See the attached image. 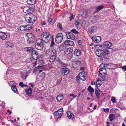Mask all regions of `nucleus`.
<instances>
[{
  "mask_svg": "<svg viewBox=\"0 0 126 126\" xmlns=\"http://www.w3.org/2000/svg\"><path fill=\"white\" fill-rule=\"evenodd\" d=\"M26 22L28 23H33L37 19V17L33 14H28L25 16Z\"/></svg>",
  "mask_w": 126,
  "mask_h": 126,
  "instance_id": "f257e3e1",
  "label": "nucleus"
},
{
  "mask_svg": "<svg viewBox=\"0 0 126 126\" xmlns=\"http://www.w3.org/2000/svg\"><path fill=\"white\" fill-rule=\"evenodd\" d=\"M52 36L48 32H43L41 35V39L47 43L51 40Z\"/></svg>",
  "mask_w": 126,
  "mask_h": 126,
  "instance_id": "f03ea898",
  "label": "nucleus"
},
{
  "mask_svg": "<svg viewBox=\"0 0 126 126\" xmlns=\"http://www.w3.org/2000/svg\"><path fill=\"white\" fill-rule=\"evenodd\" d=\"M108 66H110V65L104 64H102L100 65V67L101 68L98 71L99 76L101 77V75L103 76V75H105L107 74V73L105 71H106V67H107Z\"/></svg>",
  "mask_w": 126,
  "mask_h": 126,
  "instance_id": "7ed1b4c3",
  "label": "nucleus"
},
{
  "mask_svg": "<svg viewBox=\"0 0 126 126\" xmlns=\"http://www.w3.org/2000/svg\"><path fill=\"white\" fill-rule=\"evenodd\" d=\"M44 41L40 39H37L36 41L35 46V48L39 50H41L43 47Z\"/></svg>",
  "mask_w": 126,
  "mask_h": 126,
  "instance_id": "20e7f679",
  "label": "nucleus"
},
{
  "mask_svg": "<svg viewBox=\"0 0 126 126\" xmlns=\"http://www.w3.org/2000/svg\"><path fill=\"white\" fill-rule=\"evenodd\" d=\"M28 37L27 42L30 44L33 43L34 41L35 38L33 34L31 33H27L26 34Z\"/></svg>",
  "mask_w": 126,
  "mask_h": 126,
  "instance_id": "39448f33",
  "label": "nucleus"
},
{
  "mask_svg": "<svg viewBox=\"0 0 126 126\" xmlns=\"http://www.w3.org/2000/svg\"><path fill=\"white\" fill-rule=\"evenodd\" d=\"M63 37V35L62 33L58 34L56 36L55 38V41L56 43L59 44L62 41Z\"/></svg>",
  "mask_w": 126,
  "mask_h": 126,
  "instance_id": "423d86ee",
  "label": "nucleus"
},
{
  "mask_svg": "<svg viewBox=\"0 0 126 126\" xmlns=\"http://www.w3.org/2000/svg\"><path fill=\"white\" fill-rule=\"evenodd\" d=\"M63 112V108H61L57 111L54 112V115L56 116H59L58 118H59L62 116V114Z\"/></svg>",
  "mask_w": 126,
  "mask_h": 126,
  "instance_id": "0eeeda50",
  "label": "nucleus"
},
{
  "mask_svg": "<svg viewBox=\"0 0 126 126\" xmlns=\"http://www.w3.org/2000/svg\"><path fill=\"white\" fill-rule=\"evenodd\" d=\"M34 9V8H32L26 6L24 7L23 11L25 13L29 14L31 13Z\"/></svg>",
  "mask_w": 126,
  "mask_h": 126,
  "instance_id": "6e6552de",
  "label": "nucleus"
},
{
  "mask_svg": "<svg viewBox=\"0 0 126 126\" xmlns=\"http://www.w3.org/2000/svg\"><path fill=\"white\" fill-rule=\"evenodd\" d=\"M97 30V28L96 26H92L88 28V31L89 33L92 34L96 32Z\"/></svg>",
  "mask_w": 126,
  "mask_h": 126,
  "instance_id": "1a4fd4ad",
  "label": "nucleus"
},
{
  "mask_svg": "<svg viewBox=\"0 0 126 126\" xmlns=\"http://www.w3.org/2000/svg\"><path fill=\"white\" fill-rule=\"evenodd\" d=\"M38 54V52L35 50H33L31 54L34 60H36L39 57Z\"/></svg>",
  "mask_w": 126,
  "mask_h": 126,
  "instance_id": "9d476101",
  "label": "nucleus"
},
{
  "mask_svg": "<svg viewBox=\"0 0 126 126\" xmlns=\"http://www.w3.org/2000/svg\"><path fill=\"white\" fill-rule=\"evenodd\" d=\"M85 71L82 70L79 74V76L80 77V79L82 80H85L86 79V77Z\"/></svg>",
  "mask_w": 126,
  "mask_h": 126,
  "instance_id": "9b49d317",
  "label": "nucleus"
},
{
  "mask_svg": "<svg viewBox=\"0 0 126 126\" xmlns=\"http://www.w3.org/2000/svg\"><path fill=\"white\" fill-rule=\"evenodd\" d=\"M66 34L67 38L68 39L74 40L75 39V36L74 34L70 32H66Z\"/></svg>",
  "mask_w": 126,
  "mask_h": 126,
  "instance_id": "f8f14e48",
  "label": "nucleus"
},
{
  "mask_svg": "<svg viewBox=\"0 0 126 126\" xmlns=\"http://www.w3.org/2000/svg\"><path fill=\"white\" fill-rule=\"evenodd\" d=\"M76 26L78 29H80L82 26V22L81 21L79 20H77L76 21Z\"/></svg>",
  "mask_w": 126,
  "mask_h": 126,
  "instance_id": "ddd939ff",
  "label": "nucleus"
},
{
  "mask_svg": "<svg viewBox=\"0 0 126 126\" xmlns=\"http://www.w3.org/2000/svg\"><path fill=\"white\" fill-rule=\"evenodd\" d=\"M93 41L95 43H98L101 40V37L99 36H94L92 38Z\"/></svg>",
  "mask_w": 126,
  "mask_h": 126,
  "instance_id": "4468645a",
  "label": "nucleus"
},
{
  "mask_svg": "<svg viewBox=\"0 0 126 126\" xmlns=\"http://www.w3.org/2000/svg\"><path fill=\"white\" fill-rule=\"evenodd\" d=\"M69 72V70L68 68H63L61 70L62 74L63 75H67Z\"/></svg>",
  "mask_w": 126,
  "mask_h": 126,
  "instance_id": "2eb2a0df",
  "label": "nucleus"
},
{
  "mask_svg": "<svg viewBox=\"0 0 126 126\" xmlns=\"http://www.w3.org/2000/svg\"><path fill=\"white\" fill-rule=\"evenodd\" d=\"M103 44L104 47L106 48L110 47L111 46L112 43L110 42L107 41L105 42Z\"/></svg>",
  "mask_w": 126,
  "mask_h": 126,
  "instance_id": "dca6fc26",
  "label": "nucleus"
},
{
  "mask_svg": "<svg viewBox=\"0 0 126 126\" xmlns=\"http://www.w3.org/2000/svg\"><path fill=\"white\" fill-rule=\"evenodd\" d=\"M32 89L30 87L27 88L25 91L26 92V94L30 96H32Z\"/></svg>",
  "mask_w": 126,
  "mask_h": 126,
  "instance_id": "f3484780",
  "label": "nucleus"
},
{
  "mask_svg": "<svg viewBox=\"0 0 126 126\" xmlns=\"http://www.w3.org/2000/svg\"><path fill=\"white\" fill-rule=\"evenodd\" d=\"M7 35L5 32H0V38L2 40L5 39L7 38Z\"/></svg>",
  "mask_w": 126,
  "mask_h": 126,
  "instance_id": "a211bd4d",
  "label": "nucleus"
},
{
  "mask_svg": "<svg viewBox=\"0 0 126 126\" xmlns=\"http://www.w3.org/2000/svg\"><path fill=\"white\" fill-rule=\"evenodd\" d=\"M67 115L69 119L73 120L74 118V115L70 112L68 111L67 112Z\"/></svg>",
  "mask_w": 126,
  "mask_h": 126,
  "instance_id": "6ab92c4d",
  "label": "nucleus"
},
{
  "mask_svg": "<svg viewBox=\"0 0 126 126\" xmlns=\"http://www.w3.org/2000/svg\"><path fill=\"white\" fill-rule=\"evenodd\" d=\"M72 48H68L65 49L64 51V53L66 54H68L71 53L73 51Z\"/></svg>",
  "mask_w": 126,
  "mask_h": 126,
  "instance_id": "aec40b11",
  "label": "nucleus"
},
{
  "mask_svg": "<svg viewBox=\"0 0 126 126\" xmlns=\"http://www.w3.org/2000/svg\"><path fill=\"white\" fill-rule=\"evenodd\" d=\"M74 44V42L72 41L66 40L64 43V44L65 45L73 46Z\"/></svg>",
  "mask_w": 126,
  "mask_h": 126,
  "instance_id": "412c9836",
  "label": "nucleus"
},
{
  "mask_svg": "<svg viewBox=\"0 0 126 126\" xmlns=\"http://www.w3.org/2000/svg\"><path fill=\"white\" fill-rule=\"evenodd\" d=\"M57 62L59 63L62 67H65L66 66V64L63 62L60 59L56 60Z\"/></svg>",
  "mask_w": 126,
  "mask_h": 126,
  "instance_id": "4be33fe9",
  "label": "nucleus"
},
{
  "mask_svg": "<svg viewBox=\"0 0 126 126\" xmlns=\"http://www.w3.org/2000/svg\"><path fill=\"white\" fill-rule=\"evenodd\" d=\"M21 77L23 79H25L28 76L27 72H22L21 74Z\"/></svg>",
  "mask_w": 126,
  "mask_h": 126,
  "instance_id": "5701e85b",
  "label": "nucleus"
},
{
  "mask_svg": "<svg viewBox=\"0 0 126 126\" xmlns=\"http://www.w3.org/2000/svg\"><path fill=\"white\" fill-rule=\"evenodd\" d=\"M52 54V51L50 49H48L45 52V54L47 57H50Z\"/></svg>",
  "mask_w": 126,
  "mask_h": 126,
  "instance_id": "b1692460",
  "label": "nucleus"
},
{
  "mask_svg": "<svg viewBox=\"0 0 126 126\" xmlns=\"http://www.w3.org/2000/svg\"><path fill=\"white\" fill-rule=\"evenodd\" d=\"M24 49L28 53H30L32 52V51L33 50V49L32 47H29L25 48Z\"/></svg>",
  "mask_w": 126,
  "mask_h": 126,
  "instance_id": "393cba45",
  "label": "nucleus"
},
{
  "mask_svg": "<svg viewBox=\"0 0 126 126\" xmlns=\"http://www.w3.org/2000/svg\"><path fill=\"white\" fill-rule=\"evenodd\" d=\"M63 94H60L58 95L56 97V99L58 101H60L63 100Z\"/></svg>",
  "mask_w": 126,
  "mask_h": 126,
  "instance_id": "a878e982",
  "label": "nucleus"
},
{
  "mask_svg": "<svg viewBox=\"0 0 126 126\" xmlns=\"http://www.w3.org/2000/svg\"><path fill=\"white\" fill-rule=\"evenodd\" d=\"M74 55L76 56H79L81 54V51L79 49H76L74 52Z\"/></svg>",
  "mask_w": 126,
  "mask_h": 126,
  "instance_id": "bb28decb",
  "label": "nucleus"
},
{
  "mask_svg": "<svg viewBox=\"0 0 126 126\" xmlns=\"http://www.w3.org/2000/svg\"><path fill=\"white\" fill-rule=\"evenodd\" d=\"M27 2L30 5H33L36 3L35 0H27Z\"/></svg>",
  "mask_w": 126,
  "mask_h": 126,
  "instance_id": "cd10ccee",
  "label": "nucleus"
},
{
  "mask_svg": "<svg viewBox=\"0 0 126 126\" xmlns=\"http://www.w3.org/2000/svg\"><path fill=\"white\" fill-rule=\"evenodd\" d=\"M88 90L90 92L91 95L92 96V94L94 92V89L90 86H89L88 88Z\"/></svg>",
  "mask_w": 126,
  "mask_h": 126,
  "instance_id": "c85d7f7f",
  "label": "nucleus"
},
{
  "mask_svg": "<svg viewBox=\"0 0 126 126\" xmlns=\"http://www.w3.org/2000/svg\"><path fill=\"white\" fill-rule=\"evenodd\" d=\"M5 45L7 47H14V45L12 43L8 42H6Z\"/></svg>",
  "mask_w": 126,
  "mask_h": 126,
  "instance_id": "c756f323",
  "label": "nucleus"
},
{
  "mask_svg": "<svg viewBox=\"0 0 126 126\" xmlns=\"http://www.w3.org/2000/svg\"><path fill=\"white\" fill-rule=\"evenodd\" d=\"M11 87L12 90L14 92L16 93L17 92V90L16 88V85H13L11 86Z\"/></svg>",
  "mask_w": 126,
  "mask_h": 126,
  "instance_id": "7c9ffc66",
  "label": "nucleus"
},
{
  "mask_svg": "<svg viewBox=\"0 0 126 126\" xmlns=\"http://www.w3.org/2000/svg\"><path fill=\"white\" fill-rule=\"evenodd\" d=\"M101 80L99 78H98L96 81V87H99L101 85Z\"/></svg>",
  "mask_w": 126,
  "mask_h": 126,
  "instance_id": "2f4dec72",
  "label": "nucleus"
},
{
  "mask_svg": "<svg viewBox=\"0 0 126 126\" xmlns=\"http://www.w3.org/2000/svg\"><path fill=\"white\" fill-rule=\"evenodd\" d=\"M51 38V42L50 45V47L52 48L55 47H57V46H54L55 43L54 41V40L53 39V36H52Z\"/></svg>",
  "mask_w": 126,
  "mask_h": 126,
  "instance_id": "473e14b6",
  "label": "nucleus"
},
{
  "mask_svg": "<svg viewBox=\"0 0 126 126\" xmlns=\"http://www.w3.org/2000/svg\"><path fill=\"white\" fill-rule=\"evenodd\" d=\"M104 7L103 5H100L96 7L95 9V12H97L102 9Z\"/></svg>",
  "mask_w": 126,
  "mask_h": 126,
  "instance_id": "72a5a7b5",
  "label": "nucleus"
},
{
  "mask_svg": "<svg viewBox=\"0 0 126 126\" xmlns=\"http://www.w3.org/2000/svg\"><path fill=\"white\" fill-rule=\"evenodd\" d=\"M82 24L84 26L87 27L89 25L88 21L86 20H84L82 22Z\"/></svg>",
  "mask_w": 126,
  "mask_h": 126,
  "instance_id": "f704fd0d",
  "label": "nucleus"
},
{
  "mask_svg": "<svg viewBox=\"0 0 126 126\" xmlns=\"http://www.w3.org/2000/svg\"><path fill=\"white\" fill-rule=\"evenodd\" d=\"M88 14V12L87 11H83L81 16L83 17H85Z\"/></svg>",
  "mask_w": 126,
  "mask_h": 126,
  "instance_id": "c9c22d12",
  "label": "nucleus"
},
{
  "mask_svg": "<svg viewBox=\"0 0 126 126\" xmlns=\"http://www.w3.org/2000/svg\"><path fill=\"white\" fill-rule=\"evenodd\" d=\"M56 59V55H52L50 57L49 61L50 62H53Z\"/></svg>",
  "mask_w": 126,
  "mask_h": 126,
  "instance_id": "e433bc0d",
  "label": "nucleus"
},
{
  "mask_svg": "<svg viewBox=\"0 0 126 126\" xmlns=\"http://www.w3.org/2000/svg\"><path fill=\"white\" fill-rule=\"evenodd\" d=\"M95 53L97 55L98 57H100L103 56V54L101 53L100 51H96Z\"/></svg>",
  "mask_w": 126,
  "mask_h": 126,
  "instance_id": "4c0bfd02",
  "label": "nucleus"
},
{
  "mask_svg": "<svg viewBox=\"0 0 126 126\" xmlns=\"http://www.w3.org/2000/svg\"><path fill=\"white\" fill-rule=\"evenodd\" d=\"M94 46H95V48L96 49L97 48V50L96 51H100L102 50L101 48V47L100 45H99V44L96 45L95 44Z\"/></svg>",
  "mask_w": 126,
  "mask_h": 126,
  "instance_id": "58836bf2",
  "label": "nucleus"
},
{
  "mask_svg": "<svg viewBox=\"0 0 126 126\" xmlns=\"http://www.w3.org/2000/svg\"><path fill=\"white\" fill-rule=\"evenodd\" d=\"M95 93L96 96L97 98H99L100 96V94L98 91L96 89L95 90Z\"/></svg>",
  "mask_w": 126,
  "mask_h": 126,
  "instance_id": "ea45409f",
  "label": "nucleus"
},
{
  "mask_svg": "<svg viewBox=\"0 0 126 126\" xmlns=\"http://www.w3.org/2000/svg\"><path fill=\"white\" fill-rule=\"evenodd\" d=\"M114 117L115 116L114 115L112 114H111L110 115L109 118L110 119V121H111L113 120Z\"/></svg>",
  "mask_w": 126,
  "mask_h": 126,
  "instance_id": "a19ab883",
  "label": "nucleus"
},
{
  "mask_svg": "<svg viewBox=\"0 0 126 126\" xmlns=\"http://www.w3.org/2000/svg\"><path fill=\"white\" fill-rule=\"evenodd\" d=\"M72 33H73L76 34H77L79 33V32L75 29H73L71 30Z\"/></svg>",
  "mask_w": 126,
  "mask_h": 126,
  "instance_id": "79ce46f5",
  "label": "nucleus"
},
{
  "mask_svg": "<svg viewBox=\"0 0 126 126\" xmlns=\"http://www.w3.org/2000/svg\"><path fill=\"white\" fill-rule=\"evenodd\" d=\"M32 28V26L30 25H26V28L24 30H29L31 29Z\"/></svg>",
  "mask_w": 126,
  "mask_h": 126,
  "instance_id": "37998d69",
  "label": "nucleus"
},
{
  "mask_svg": "<svg viewBox=\"0 0 126 126\" xmlns=\"http://www.w3.org/2000/svg\"><path fill=\"white\" fill-rule=\"evenodd\" d=\"M56 47H53L52 48V51L54 55H55L56 54Z\"/></svg>",
  "mask_w": 126,
  "mask_h": 126,
  "instance_id": "c03bdc74",
  "label": "nucleus"
},
{
  "mask_svg": "<svg viewBox=\"0 0 126 126\" xmlns=\"http://www.w3.org/2000/svg\"><path fill=\"white\" fill-rule=\"evenodd\" d=\"M48 24L49 25H50V24L51 23L54 22H53V20H52L51 18H48Z\"/></svg>",
  "mask_w": 126,
  "mask_h": 126,
  "instance_id": "a18cd8bd",
  "label": "nucleus"
},
{
  "mask_svg": "<svg viewBox=\"0 0 126 126\" xmlns=\"http://www.w3.org/2000/svg\"><path fill=\"white\" fill-rule=\"evenodd\" d=\"M26 28V25H23V26H21L20 27V30L22 31H25L26 30H24L25 29H23V28Z\"/></svg>",
  "mask_w": 126,
  "mask_h": 126,
  "instance_id": "49530a36",
  "label": "nucleus"
},
{
  "mask_svg": "<svg viewBox=\"0 0 126 126\" xmlns=\"http://www.w3.org/2000/svg\"><path fill=\"white\" fill-rule=\"evenodd\" d=\"M111 100L113 103H114L116 102V99L114 97H111Z\"/></svg>",
  "mask_w": 126,
  "mask_h": 126,
  "instance_id": "de8ad7c7",
  "label": "nucleus"
},
{
  "mask_svg": "<svg viewBox=\"0 0 126 126\" xmlns=\"http://www.w3.org/2000/svg\"><path fill=\"white\" fill-rule=\"evenodd\" d=\"M19 85L20 86L23 87H27V85H26L24 84L23 82H20L19 83Z\"/></svg>",
  "mask_w": 126,
  "mask_h": 126,
  "instance_id": "09e8293b",
  "label": "nucleus"
},
{
  "mask_svg": "<svg viewBox=\"0 0 126 126\" xmlns=\"http://www.w3.org/2000/svg\"><path fill=\"white\" fill-rule=\"evenodd\" d=\"M59 48L60 50H64L65 48L63 45H62L59 47Z\"/></svg>",
  "mask_w": 126,
  "mask_h": 126,
  "instance_id": "8fccbe9b",
  "label": "nucleus"
},
{
  "mask_svg": "<svg viewBox=\"0 0 126 126\" xmlns=\"http://www.w3.org/2000/svg\"><path fill=\"white\" fill-rule=\"evenodd\" d=\"M80 63L81 62L80 61H76L75 62V64L77 65L78 66L80 65Z\"/></svg>",
  "mask_w": 126,
  "mask_h": 126,
  "instance_id": "3c124183",
  "label": "nucleus"
},
{
  "mask_svg": "<svg viewBox=\"0 0 126 126\" xmlns=\"http://www.w3.org/2000/svg\"><path fill=\"white\" fill-rule=\"evenodd\" d=\"M57 26L61 30L62 29V24L60 23H59L57 24Z\"/></svg>",
  "mask_w": 126,
  "mask_h": 126,
  "instance_id": "603ef678",
  "label": "nucleus"
},
{
  "mask_svg": "<svg viewBox=\"0 0 126 126\" xmlns=\"http://www.w3.org/2000/svg\"><path fill=\"white\" fill-rule=\"evenodd\" d=\"M104 109V111L105 112H107L108 113L109 112V109H108V108H107V109Z\"/></svg>",
  "mask_w": 126,
  "mask_h": 126,
  "instance_id": "864d4df0",
  "label": "nucleus"
},
{
  "mask_svg": "<svg viewBox=\"0 0 126 126\" xmlns=\"http://www.w3.org/2000/svg\"><path fill=\"white\" fill-rule=\"evenodd\" d=\"M122 68L123 71H126V65H125V66L122 67Z\"/></svg>",
  "mask_w": 126,
  "mask_h": 126,
  "instance_id": "5fc2aeb1",
  "label": "nucleus"
},
{
  "mask_svg": "<svg viewBox=\"0 0 126 126\" xmlns=\"http://www.w3.org/2000/svg\"><path fill=\"white\" fill-rule=\"evenodd\" d=\"M76 80H77V81L78 82H79L80 80V77L79 76H78L76 78Z\"/></svg>",
  "mask_w": 126,
  "mask_h": 126,
  "instance_id": "6e6d98bb",
  "label": "nucleus"
},
{
  "mask_svg": "<svg viewBox=\"0 0 126 126\" xmlns=\"http://www.w3.org/2000/svg\"><path fill=\"white\" fill-rule=\"evenodd\" d=\"M71 16H70L69 17L70 19V20L71 21L72 20V19H73V14H71Z\"/></svg>",
  "mask_w": 126,
  "mask_h": 126,
  "instance_id": "4d7b16f0",
  "label": "nucleus"
},
{
  "mask_svg": "<svg viewBox=\"0 0 126 126\" xmlns=\"http://www.w3.org/2000/svg\"><path fill=\"white\" fill-rule=\"evenodd\" d=\"M43 66H42L38 65L37 67L38 69V70H39L41 69V68L43 67Z\"/></svg>",
  "mask_w": 126,
  "mask_h": 126,
  "instance_id": "13d9d810",
  "label": "nucleus"
},
{
  "mask_svg": "<svg viewBox=\"0 0 126 126\" xmlns=\"http://www.w3.org/2000/svg\"><path fill=\"white\" fill-rule=\"evenodd\" d=\"M46 23L45 21H44L42 22L41 24H42V26L43 27H45V25H46Z\"/></svg>",
  "mask_w": 126,
  "mask_h": 126,
  "instance_id": "bf43d9fd",
  "label": "nucleus"
},
{
  "mask_svg": "<svg viewBox=\"0 0 126 126\" xmlns=\"http://www.w3.org/2000/svg\"><path fill=\"white\" fill-rule=\"evenodd\" d=\"M70 96H72L74 97V98H76L77 96V95H75L74 94H70Z\"/></svg>",
  "mask_w": 126,
  "mask_h": 126,
  "instance_id": "052dcab7",
  "label": "nucleus"
},
{
  "mask_svg": "<svg viewBox=\"0 0 126 126\" xmlns=\"http://www.w3.org/2000/svg\"><path fill=\"white\" fill-rule=\"evenodd\" d=\"M34 72H35L37 71L38 72V70L37 67H35L34 68Z\"/></svg>",
  "mask_w": 126,
  "mask_h": 126,
  "instance_id": "680f3d73",
  "label": "nucleus"
},
{
  "mask_svg": "<svg viewBox=\"0 0 126 126\" xmlns=\"http://www.w3.org/2000/svg\"><path fill=\"white\" fill-rule=\"evenodd\" d=\"M101 47V48L102 49V50H103L104 51V50H105V49L106 48L104 47L103 44L102 45H100Z\"/></svg>",
  "mask_w": 126,
  "mask_h": 126,
  "instance_id": "e2e57ef3",
  "label": "nucleus"
},
{
  "mask_svg": "<svg viewBox=\"0 0 126 126\" xmlns=\"http://www.w3.org/2000/svg\"><path fill=\"white\" fill-rule=\"evenodd\" d=\"M100 52H101V53L103 54V55H104L106 53H105V51H103V50H100Z\"/></svg>",
  "mask_w": 126,
  "mask_h": 126,
  "instance_id": "0e129e2a",
  "label": "nucleus"
},
{
  "mask_svg": "<svg viewBox=\"0 0 126 126\" xmlns=\"http://www.w3.org/2000/svg\"><path fill=\"white\" fill-rule=\"evenodd\" d=\"M45 75V73L44 72H43L41 75V76L43 77H44Z\"/></svg>",
  "mask_w": 126,
  "mask_h": 126,
  "instance_id": "69168bd1",
  "label": "nucleus"
},
{
  "mask_svg": "<svg viewBox=\"0 0 126 126\" xmlns=\"http://www.w3.org/2000/svg\"><path fill=\"white\" fill-rule=\"evenodd\" d=\"M96 17H94V19H93V21H94V22H97V20H96Z\"/></svg>",
  "mask_w": 126,
  "mask_h": 126,
  "instance_id": "338daca9",
  "label": "nucleus"
},
{
  "mask_svg": "<svg viewBox=\"0 0 126 126\" xmlns=\"http://www.w3.org/2000/svg\"><path fill=\"white\" fill-rule=\"evenodd\" d=\"M43 71V69L42 68L41 69H40V70H38V72H39V73H40L42 72Z\"/></svg>",
  "mask_w": 126,
  "mask_h": 126,
  "instance_id": "774afa93",
  "label": "nucleus"
}]
</instances>
